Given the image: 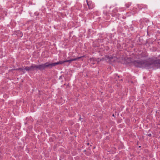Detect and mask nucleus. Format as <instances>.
I'll return each instance as SVG.
<instances>
[{"label": "nucleus", "mask_w": 160, "mask_h": 160, "mask_svg": "<svg viewBox=\"0 0 160 160\" xmlns=\"http://www.w3.org/2000/svg\"><path fill=\"white\" fill-rule=\"evenodd\" d=\"M132 63L135 66L138 67H145L149 69L151 66L154 65L156 66L157 68H160V62L159 60H154L150 59L148 61L135 60L132 62Z\"/></svg>", "instance_id": "obj_1"}, {"label": "nucleus", "mask_w": 160, "mask_h": 160, "mask_svg": "<svg viewBox=\"0 0 160 160\" xmlns=\"http://www.w3.org/2000/svg\"><path fill=\"white\" fill-rule=\"evenodd\" d=\"M38 70L42 71L44 70L47 68H52L51 63H49L47 62L44 64L38 65Z\"/></svg>", "instance_id": "obj_2"}, {"label": "nucleus", "mask_w": 160, "mask_h": 160, "mask_svg": "<svg viewBox=\"0 0 160 160\" xmlns=\"http://www.w3.org/2000/svg\"><path fill=\"white\" fill-rule=\"evenodd\" d=\"M84 57H85V56H82V57H78L76 58L71 59L69 60H65V62H69V63H71L73 61L77 60L81 58H82Z\"/></svg>", "instance_id": "obj_3"}, {"label": "nucleus", "mask_w": 160, "mask_h": 160, "mask_svg": "<svg viewBox=\"0 0 160 160\" xmlns=\"http://www.w3.org/2000/svg\"><path fill=\"white\" fill-rule=\"evenodd\" d=\"M65 62V60L63 61H59L56 63H51L52 67H53L55 66L58 65L59 64H62Z\"/></svg>", "instance_id": "obj_4"}, {"label": "nucleus", "mask_w": 160, "mask_h": 160, "mask_svg": "<svg viewBox=\"0 0 160 160\" xmlns=\"http://www.w3.org/2000/svg\"><path fill=\"white\" fill-rule=\"evenodd\" d=\"M31 68L32 71L37 70V69H38V65L32 64L31 65Z\"/></svg>", "instance_id": "obj_5"}, {"label": "nucleus", "mask_w": 160, "mask_h": 160, "mask_svg": "<svg viewBox=\"0 0 160 160\" xmlns=\"http://www.w3.org/2000/svg\"><path fill=\"white\" fill-rule=\"evenodd\" d=\"M25 70H25L27 71H29L31 70V66L30 67H26L25 68H23Z\"/></svg>", "instance_id": "obj_6"}, {"label": "nucleus", "mask_w": 160, "mask_h": 160, "mask_svg": "<svg viewBox=\"0 0 160 160\" xmlns=\"http://www.w3.org/2000/svg\"><path fill=\"white\" fill-rule=\"evenodd\" d=\"M15 70H20L23 73H25V70L23 68H20L15 69Z\"/></svg>", "instance_id": "obj_7"}, {"label": "nucleus", "mask_w": 160, "mask_h": 160, "mask_svg": "<svg viewBox=\"0 0 160 160\" xmlns=\"http://www.w3.org/2000/svg\"><path fill=\"white\" fill-rule=\"evenodd\" d=\"M109 59L110 60H112V59H114V58L112 57H110L109 58Z\"/></svg>", "instance_id": "obj_8"}, {"label": "nucleus", "mask_w": 160, "mask_h": 160, "mask_svg": "<svg viewBox=\"0 0 160 160\" xmlns=\"http://www.w3.org/2000/svg\"><path fill=\"white\" fill-rule=\"evenodd\" d=\"M90 60L91 61H93V59H92V58H90Z\"/></svg>", "instance_id": "obj_9"}, {"label": "nucleus", "mask_w": 160, "mask_h": 160, "mask_svg": "<svg viewBox=\"0 0 160 160\" xmlns=\"http://www.w3.org/2000/svg\"><path fill=\"white\" fill-rule=\"evenodd\" d=\"M87 4H88V6L89 8H90V7H89V3H88V2H87Z\"/></svg>", "instance_id": "obj_10"}, {"label": "nucleus", "mask_w": 160, "mask_h": 160, "mask_svg": "<svg viewBox=\"0 0 160 160\" xmlns=\"http://www.w3.org/2000/svg\"><path fill=\"white\" fill-rule=\"evenodd\" d=\"M148 135L149 136H151V134H148Z\"/></svg>", "instance_id": "obj_11"}, {"label": "nucleus", "mask_w": 160, "mask_h": 160, "mask_svg": "<svg viewBox=\"0 0 160 160\" xmlns=\"http://www.w3.org/2000/svg\"><path fill=\"white\" fill-rule=\"evenodd\" d=\"M81 118H79V120H81Z\"/></svg>", "instance_id": "obj_12"}, {"label": "nucleus", "mask_w": 160, "mask_h": 160, "mask_svg": "<svg viewBox=\"0 0 160 160\" xmlns=\"http://www.w3.org/2000/svg\"><path fill=\"white\" fill-rule=\"evenodd\" d=\"M112 116H113V117H114V114H113V115H112Z\"/></svg>", "instance_id": "obj_13"}, {"label": "nucleus", "mask_w": 160, "mask_h": 160, "mask_svg": "<svg viewBox=\"0 0 160 160\" xmlns=\"http://www.w3.org/2000/svg\"><path fill=\"white\" fill-rule=\"evenodd\" d=\"M92 64H94V63H92Z\"/></svg>", "instance_id": "obj_14"}, {"label": "nucleus", "mask_w": 160, "mask_h": 160, "mask_svg": "<svg viewBox=\"0 0 160 160\" xmlns=\"http://www.w3.org/2000/svg\"><path fill=\"white\" fill-rule=\"evenodd\" d=\"M87 144H88V145H89V143H87Z\"/></svg>", "instance_id": "obj_15"}]
</instances>
